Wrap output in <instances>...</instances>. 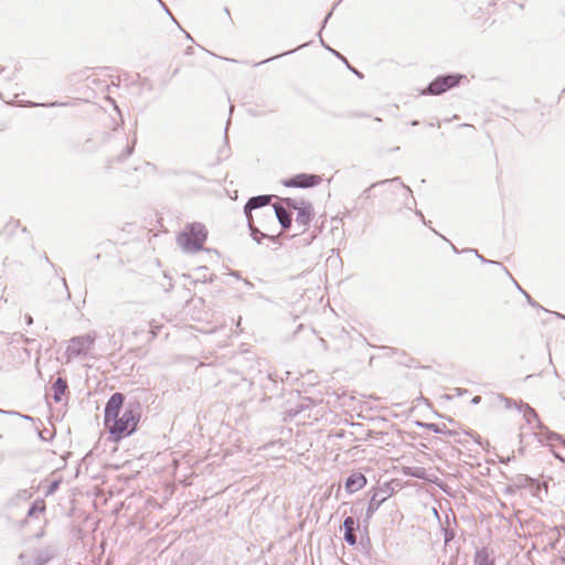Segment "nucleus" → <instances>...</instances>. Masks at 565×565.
I'll return each mask as SVG.
<instances>
[{
    "label": "nucleus",
    "instance_id": "1",
    "mask_svg": "<svg viewBox=\"0 0 565 565\" xmlns=\"http://www.w3.org/2000/svg\"><path fill=\"white\" fill-rule=\"evenodd\" d=\"M138 409V404H128L121 415L110 420L109 426L106 427L108 428L109 439L111 441L118 443L136 430L140 418Z\"/></svg>",
    "mask_w": 565,
    "mask_h": 565
},
{
    "label": "nucleus",
    "instance_id": "2",
    "mask_svg": "<svg viewBox=\"0 0 565 565\" xmlns=\"http://www.w3.org/2000/svg\"><path fill=\"white\" fill-rule=\"evenodd\" d=\"M207 232L201 223H192L177 236V243L185 253H196L202 249Z\"/></svg>",
    "mask_w": 565,
    "mask_h": 565
},
{
    "label": "nucleus",
    "instance_id": "3",
    "mask_svg": "<svg viewBox=\"0 0 565 565\" xmlns=\"http://www.w3.org/2000/svg\"><path fill=\"white\" fill-rule=\"evenodd\" d=\"M95 341V332L73 337L68 341V345L65 351L66 362H71L75 358H86Z\"/></svg>",
    "mask_w": 565,
    "mask_h": 565
},
{
    "label": "nucleus",
    "instance_id": "4",
    "mask_svg": "<svg viewBox=\"0 0 565 565\" xmlns=\"http://www.w3.org/2000/svg\"><path fill=\"white\" fill-rule=\"evenodd\" d=\"M463 78L462 75L446 74L437 76L429 85L422 92L423 95H440L450 88L457 86Z\"/></svg>",
    "mask_w": 565,
    "mask_h": 565
},
{
    "label": "nucleus",
    "instance_id": "5",
    "mask_svg": "<svg viewBox=\"0 0 565 565\" xmlns=\"http://www.w3.org/2000/svg\"><path fill=\"white\" fill-rule=\"evenodd\" d=\"M125 402V395L122 393H114L105 405L104 411V423L105 426H109L110 420L117 418L122 411Z\"/></svg>",
    "mask_w": 565,
    "mask_h": 565
},
{
    "label": "nucleus",
    "instance_id": "6",
    "mask_svg": "<svg viewBox=\"0 0 565 565\" xmlns=\"http://www.w3.org/2000/svg\"><path fill=\"white\" fill-rule=\"evenodd\" d=\"M321 178L316 174L300 173L282 182L288 188H311L320 183Z\"/></svg>",
    "mask_w": 565,
    "mask_h": 565
},
{
    "label": "nucleus",
    "instance_id": "7",
    "mask_svg": "<svg viewBox=\"0 0 565 565\" xmlns=\"http://www.w3.org/2000/svg\"><path fill=\"white\" fill-rule=\"evenodd\" d=\"M313 216V207L312 204L308 201H300V207L297 211L296 223L298 226L302 227L301 233H303L308 225L311 222Z\"/></svg>",
    "mask_w": 565,
    "mask_h": 565
},
{
    "label": "nucleus",
    "instance_id": "8",
    "mask_svg": "<svg viewBox=\"0 0 565 565\" xmlns=\"http://www.w3.org/2000/svg\"><path fill=\"white\" fill-rule=\"evenodd\" d=\"M274 195L263 194V195H256L248 199L244 206V214L246 217L253 216L252 211L264 207L268 205L271 201Z\"/></svg>",
    "mask_w": 565,
    "mask_h": 565
},
{
    "label": "nucleus",
    "instance_id": "9",
    "mask_svg": "<svg viewBox=\"0 0 565 565\" xmlns=\"http://www.w3.org/2000/svg\"><path fill=\"white\" fill-rule=\"evenodd\" d=\"M388 498V494L385 490H376L372 494L369 505L366 508L365 516L366 519H371L373 514L377 511V509L381 507V504Z\"/></svg>",
    "mask_w": 565,
    "mask_h": 565
},
{
    "label": "nucleus",
    "instance_id": "10",
    "mask_svg": "<svg viewBox=\"0 0 565 565\" xmlns=\"http://www.w3.org/2000/svg\"><path fill=\"white\" fill-rule=\"evenodd\" d=\"M356 527H359V525H356V522L352 516H347L344 519L342 524V529L344 530L343 540L351 546H354L356 544Z\"/></svg>",
    "mask_w": 565,
    "mask_h": 565
},
{
    "label": "nucleus",
    "instance_id": "11",
    "mask_svg": "<svg viewBox=\"0 0 565 565\" xmlns=\"http://www.w3.org/2000/svg\"><path fill=\"white\" fill-rule=\"evenodd\" d=\"M366 484V478L361 472L351 473L345 481V490L349 493H354Z\"/></svg>",
    "mask_w": 565,
    "mask_h": 565
},
{
    "label": "nucleus",
    "instance_id": "12",
    "mask_svg": "<svg viewBox=\"0 0 565 565\" xmlns=\"http://www.w3.org/2000/svg\"><path fill=\"white\" fill-rule=\"evenodd\" d=\"M274 214L284 230H288L291 226V213L288 212L285 206L280 204H275Z\"/></svg>",
    "mask_w": 565,
    "mask_h": 565
},
{
    "label": "nucleus",
    "instance_id": "13",
    "mask_svg": "<svg viewBox=\"0 0 565 565\" xmlns=\"http://www.w3.org/2000/svg\"><path fill=\"white\" fill-rule=\"evenodd\" d=\"M246 220H247L248 228L250 231V236L253 237V239L256 243L260 244L262 238H264V237L270 238L273 242L277 241V236H269V235L260 232V230L254 224L253 216L246 217Z\"/></svg>",
    "mask_w": 565,
    "mask_h": 565
},
{
    "label": "nucleus",
    "instance_id": "14",
    "mask_svg": "<svg viewBox=\"0 0 565 565\" xmlns=\"http://www.w3.org/2000/svg\"><path fill=\"white\" fill-rule=\"evenodd\" d=\"M475 565H494V559L490 557L487 547L477 550L473 557Z\"/></svg>",
    "mask_w": 565,
    "mask_h": 565
},
{
    "label": "nucleus",
    "instance_id": "15",
    "mask_svg": "<svg viewBox=\"0 0 565 565\" xmlns=\"http://www.w3.org/2000/svg\"><path fill=\"white\" fill-rule=\"evenodd\" d=\"M20 565H43L46 563V558L40 555H29L28 553H21L19 555Z\"/></svg>",
    "mask_w": 565,
    "mask_h": 565
},
{
    "label": "nucleus",
    "instance_id": "16",
    "mask_svg": "<svg viewBox=\"0 0 565 565\" xmlns=\"http://www.w3.org/2000/svg\"><path fill=\"white\" fill-rule=\"evenodd\" d=\"M53 398L55 402H61L62 399V395L65 393L66 388H67V382L62 379V377H57L55 380V382L53 383Z\"/></svg>",
    "mask_w": 565,
    "mask_h": 565
},
{
    "label": "nucleus",
    "instance_id": "17",
    "mask_svg": "<svg viewBox=\"0 0 565 565\" xmlns=\"http://www.w3.org/2000/svg\"><path fill=\"white\" fill-rule=\"evenodd\" d=\"M387 182H392V183H394V182H399L401 186H402V188H403L407 193H409V194L412 193V190H411L407 185L403 184V183L401 182V179H399L398 177H396V178H393V179H391V180H384V181H380V182H375V183L371 184V186H369L367 189H365V190L362 192L361 196H362V198H364V199H370V191H371V189H373V188H375V186H377V185H381V184H385V183H387Z\"/></svg>",
    "mask_w": 565,
    "mask_h": 565
},
{
    "label": "nucleus",
    "instance_id": "18",
    "mask_svg": "<svg viewBox=\"0 0 565 565\" xmlns=\"http://www.w3.org/2000/svg\"><path fill=\"white\" fill-rule=\"evenodd\" d=\"M405 475L415 477L418 479H425L426 477V470L423 467H406L404 469Z\"/></svg>",
    "mask_w": 565,
    "mask_h": 565
},
{
    "label": "nucleus",
    "instance_id": "19",
    "mask_svg": "<svg viewBox=\"0 0 565 565\" xmlns=\"http://www.w3.org/2000/svg\"><path fill=\"white\" fill-rule=\"evenodd\" d=\"M514 482L519 488H525L530 484L535 483L536 481L526 475H518L514 479Z\"/></svg>",
    "mask_w": 565,
    "mask_h": 565
},
{
    "label": "nucleus",
    "instance_id": "20",
    "mask_svg": "<svg viewBox=\"0 0 565 565\" xmlns=\"http://www.w3.org/2000/svg\"><path fill=\"white\" fill-rule=\"evenodd\" d=\"M45 510V505L43 502L39 503V502H34L32 503V505L30 507L29 511H28V516L32 518L34 516L36 513H41Z\"/></svg>",
    "mask_w": 565,
    "mask_h": 565
},
{
    "label": "nucleus",
    "instance_id": "21",
    "mask_svg": "<svg viewBox=\"0 0 565 565\" xmlns=\"http://www.w3.org/2000/svg\"><path fill=\"white\" fill-rule=\"evenodd\" d=\"M31 492L26 489H22V490H19L14 498L11 500V503H15L14 501H18V500H22V501H26L31 498Z\"/></svg>",
    "mask_w": 565,
    "mask_h": 565
},
{
    "label": "nucleus",
    "instance_id": "22",
    "mask_svg": "<svg viewBox=\"0 0 565 565\" xmlns=\"http://www.w3.org/2000/svg\"><path fill=\"white\" fill-rule=\"evenodd\" d=\"M70 103H58V102H54V103H49V104H39V103H33V102H29L28 103V106L29 107H38V106H42V107H64V106H68Z\"/></svg>",
    "mask_w": 565,
    "mask_h": 565
},
{
    "label": "nucleus",
    "instance_id": "23",
    "mask_svg": "<svg viewBox=\"0 0 565 565\" xmlns=\"http://www.w3.org/2000/svg\"><path fill=\"white\" fill-rule=\"evenodd\" d=\"M282 202L287 205V207H289L291 210L298 211V209L300 207V201H297L291 198H286L282 200Z\"/></svg>",
    "mask_w": 565,
    "mask_h": 565
},
{
    "label": "nucleus",
    "instance_id": "24",
    "mask_svg": "<svg viewBox=\"0 0 565 565\" xmlns=\"http://www.w3.org/2000/svg\"><path fill=\"white\" fill-rule=\"evenodd\" d=\"M237 386H239L243 391L249 392L253 386V382L248 381L245 377L239 379V383H237Z\"/></svg>",
    "mask_w": 565,
    "mask_h": 565
},
{
    "label": "nucleus",
    "instance_id": "25",
    "mask_svg": "<svg viewBox=\"0 0 565 565\" xmlns=\"http://www.w3.org/2000/svg\"><path fill=\"white\" fill-rule=\"evenodd\" d=\"M329 50L331 51V49H329ZM332 52H333L337 56H339V57H340V58H341V60H342V61L348 65V67H349V68H350V70H351V71H352L356 76H359V77H361V78L363 77V74H362V73H360L359 71H356L355 68L351 67V66L349 65L348 61H347L342 55H340L338 52H335V51H333V50H332Z\"/></svg>",
    "mask_w": 565,
    "mask_h": 565
},
{
    "label": "nucleus",
    "instance_id": "26",
    "mask_svg": "<svg viewBox=\"0 0 565 565\" xmlns=\"http://www.w3.org/2000/svg\"><path fill=\"white\" fill-rule=\"evenodd\" d=\"M135 142H136V140H134V141H132V145H131V146H129V145H128V146L126 147V150H125V151L122 152V154L119 157V160H124V159L128 158V157L132 153Z\"/></svg>",
    "mask_w": 565,
    "mask_h": 565
},
{
    "label": "nucleus",
    "instance_id": "27",
    "mask_svg": "<svg viewBox=\"0 0 565 565\" xmlns=\"http://www.w3.org/2000/svg\"><path fill=\"white\" fill-rule=\"evenodd\" d=\"M524 296L527 300V302L534 307V308H542L535 300L532 299V297L527 294V292H524Z\"/></svg>",
    "mask_w": 565,
    "mask_h": 565
},
{
    "label": "nucleus",
    "instance_id": "28",
    "mask_svg": "<svg viewBox=\"0 0 565 565\" xmlns=\"http://www.w3.org/2000/svg\"><path fill=\"white\" fill-rule=\"evenodd\" d=\"M475 253H476V256H477V257H478L482 263L499 264L498 262H493V260H488V259H486L482 255H480V254L478 253V250H475Z\"/></svg>",
    "mask_w": 565,
    "mask_h": 565
},
{
    "label": "nucleus",
    "instance_id": "29",
    "mask_svg": "<svg viewBox=\"0 0 565 565\" xmlns=\"http://www.w3.org/2000/svg\"><path fill=\"white\" fill-rule=\"evenodd\" d=\"M526 408H527V413H529V414H526V415H525V417H526L527 422H530V416L536 417V413H535V411H534L533 408H531L529 405H526Z\"/></svg>",
    "mask_w": 565,
    "mask_h": 565
},
{
    "label": "nucleus",
    "instance_id": "30",
    "mask_svg": "<svg viewBox=\"0 0 565 565\" xmlns=\"http://www.w3.org/2000/svg\"><path fill=\"white\" fill-rule=\"evenodd\" d=\"M292 52H294V51L291 50V51H288V52H286V53L278 54V55H276V56H273V57H269V58H267V60L263 61V63H267V62H269V61H273V60H275V58H277V57H280V56H282V55H286V54H289V53H292ZM259 64H262V62H260Z\"/></svg>",
    "mask_w": 565,
    "mask_h": 565
},
{
    "label": "nucleus",
    "instance_id": "31",
    "mask_svg": "<svg viewBox=\"0 0 565 565\" xmlns=\"http://www.w3.org/2000/svg\"><path fill=\"white\" fill-rule=\"evenodd\" d=\"M512 459H514V455L509 456V457H507V458L499 457V461H500L501 463H508V462H510Z\"/></svg>",
    "mask_w": 565,
    "mask_h": 565
},
{
    "label": "nucleus",
    "instance_id": "32",
    "mask_svg": "<svg viewBox=\"0 0 565 565\" xmlns=\"http://www.w3.org/2000/svg\"><path fill=\"white\" fill-rule=\"evenodd\" d=\"M159 3H160V7H161V8H162V9H163V10H164V11H166V12H167L171 18H173V17L171 15L170 11L167 9V7H166V2L160 1ZM172 20H173V21H175L174 19H172Z\"/></svg>",
    "mask_w": 565,
    "mask_h": 565
},
{
    "label": "nucleus",
    "instance_id": "33",
    "mask_svg": "<svg viewBox=\"0 0 565 565\" xmlns=\"http://www.w3.org/2000/svg\"><path fill=\"white\" fill-rule=\"evenodd\" d=\"M500 398H502L505 402V407L507 408L511 407L512 401L510 398L503 397V396H500Z\"/></svg>",
    "mask_w": 565,
    "mask_h": 565
},
{
    "label": "nucleus",
    "instance_id": "34",
    "mask_svg": "<svg viewBox=\"0 0 565 565\" xmlns=\"http://www.w3.org/2000/svg\"><path fill=\"white\" fill-rule=\"evenodd\" d=\"M24 319H25V322H26L28 326H31L33 323L32 316L25 315Z\"/></svg>",
    "mask_w": 565,
    "mask_h": 565
},
{
    "label": "nucleus",
    "instance_id": "35",
    "mask_svg": "<svg viewBox=\"0 0 565 565\" xmlns=\"http://www.w3.org/2000/svg\"><path fill=\"white\" fill-rule=\"evenodd\" d=\"M57 487H58V482H57V481H54V482L50 486L49 493H52V492H53Z\"/></svg>",
    "mask_w": 565,
    "mask_h": 565
},
{
    "label": "nucleus",
    "instance_id": "36",
    "mask_svg": "<svg viewBox=\"0 0 565 565\" xmlns=\"http://www.w3.org/2000/svg\"><path fill=\"white\" fill-rule=\"evenodd\" d=\"M429 428H430L433 431H435V433H440V429H439V427H438L436 424H430V425H429Z\"/></svg>",
    "mask_w": 565,
    "mask_h": 565
},
{
    "label": "nucleus",
    "instance_id": "37",
    "mask_svg": "<svg viewBox=\"0 0 565 565\" xmlns=\"http://www.w3.org/2000/svg\"><path fill=\"white\" fill-rule=\"evenodd\" d=\"M481 402V396H475L472 399H471V403L477 405Z\"/></svg>",
    "mask_w": 565,
    "mask_h": 565
},
{
    "label": "nucleus",
    "instance_id": "38",
    "mask_svg": "<svg viewBox=\"0 0 565 565\" xmlns=\"http://www.w3.org/2000/svg\"><path fill=\"white\" fill-rule=\"evenodd\" d=\"M514 284H515V286H516V289H519L523 295H524V292H526L525 290H523V289L520 287V285H519L515 280H514Z\"/></svg>",
    "mask_w": 565,
    "mask_h": 565
},
{
    "label": "nucleus",
    "instance_id": "39",
    "mask_svg": "<svg viewBox=\"0 0 565 565\" xmlns=\"http://www.w3.org/2000/svg\"><path fill=\"white\" fill-rule=\"evenodd\" d=\"M463 393H467V390L457 388L458 395H462Z\"/></svg>",
    "mask_w": 565,
    "mask_h": 565
},
{
    "label": "nucleus",
    "instance_id": "40",
    "mask_svg": "<svg viewBox=\"0 0 565 565\" xmlns=\"http://www.w3.org/2000/svg\"><path fill=\"white\" fill-rule=\"evenodd\" d=\"M331 14H332V11H330V12L326 15L324 21H323V24H326V23H327L328 19L331 17Z\"/></svg>",
    "mask_w": 565,
    "mask_h": 565
},
{
    "label": "nucleus",
    "instance_id": "41",
    "mask_svg": "<svg viewBox=\"0 0 565 565\" xmlns=\"http://www.w3.org/2000/svg\"><path fill=\"white\" fill-rule=\"evenodd\" d=\"M0 414H14L13 412L10 413V412H7V411H3V409H0Z\"/></svg>",
    "mask_w": 565,
    "mask_h": 565
},
{
    "label": "nucleus",
    "instance_id": "42",
    "mask_svg": "<svg viewBox=\"0 0 565 565\" xmlns=\"http://www.w3.org/2000/svg\"><path fill=\"white\" fill-rule=\"evenodd\" d=\"M416 215L420 216L424 220L423 213L420 211H416Z\"/></svg>",
    "mask_w": 565,
    "mask_h": 565
},
{
    "label": "nucleus",
    "instance_id": "43",
    "mask_svg": "<svg viewBox=\"0 0 565 565\" xmlns=\"http://www.w3.org/2000/svg\"><path fill=\"white\" fill-rule=\"evenodd\" d=\"M493 4H494V2H492V3H491V2H488V3H487V7H488V8H490V7H492Z\"/></svg>",
    "mask_w": 565,
    "mask_h": 565
},
{
    "label": "nucleus",
    "instance_id": "44",
    "mask_svg": "<svg viewBox=\"0 0 565 565\" xmlns=\"http://www.w3.org/2000/svg\"><path fill=\"white\" fill-rule=\"evenodd\" d=\"M63 285L67 288L65 278H63Z\"/></svg>",
    "mask_w": 565,
    "mask_h": 565
},
{
    "label": "nucleus",
    "instance_id": "45",
    "mask_svg": "<svg viewBox=\"0 0 565 565\" xmlns=\"http://www.w3.org/2000/svg\"><path fill=\"white\" fill-rule=\"evenodd\" d=\"M190 53H191V47H188L186 54H190Z\"/></svg>",
    "mask_w": 565,
    "mask_h": 565
},
{
    "label": "nucleus",
    "instance_id": "46",
    "mask_svg": "<svg viewBox=\"0 0 565 565\" xmlns=\"http://www.w3.org/2000/svg\"><path fill=\"white\" fill-rule=\"evenodd\" d=\"M452 250H455L456 253H458V249L456 248V246L452 245Z\"/></svg>",
    "mask_w": 565,
    "mask_h": 565
},
{
    "label": "nucleus",
    "instance_id": "47",
    "mask_svg": "<svg viewBox=\"0 0 565 565\" xmlns=\"http://www.w3.org/2000/svg\"><path fill=\"white\" fill-rule=\"evenodd\" d=\"M450 539L446 535L445 537V542H448Z\"/></svg>",
    "mask_w": 565,
    "mask_h": 565
}]
</instances>
